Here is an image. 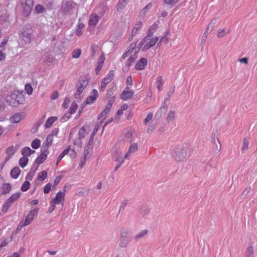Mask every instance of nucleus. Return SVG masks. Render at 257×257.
Masks as SVG:
<instances>
[{
	"label": "nucleus",
	"mask_w": 257,
	"mask_h": 257,
	"mask_svg": "<svg viewBox=\"0 0 257 257\" xmlns=\"http://www.w3.org/2000/svg\"><path fill=\"white\" fill-rule=\"evenodd\" d=\"M192 152V148L187 144L177 146L172 152V156L177 162L184 160L187 156H189Z\"/></svg>",
	"instance_id": "1"
},
{
	"label": "nucleus",
	"mask_w": 257,
	"mask_h": 257,
	"mask_svg": "<svg viewBox=\"0 0 257 257\" xmlns=\"http://www.w3.org/2000/svg\"><path fill=\"white\" fill-rule=\"evenodd\" d=\"M32 35V26L30 25H27L23 28L22 33L20 34V37L25 44H30L33 37Z\"/></svg>",
	"instance_id": "2"
},
{
	"label": "nucleus",
	"mask_w": 257,
	"mask_h": 257,
	"mask_svg": "<svg viewBox=\"0 0 257 257\" xmlns=\"http://www.w3.org/2000/svg\"><path fill=\"white\" fill-rule=\"evenodd\" d=\"M22 7L23 10V14L25 16H28L31 13L34 6L33 0H21Z\"/></svg>",
	"instance_id": "3"
},
{
	"label": "nucleus",
	"mask_w": 257,
	"mask_h": 257,
	"mask_svg": "<svg viewBox=\"0 0 257 257\" xmlns=\"http://www.w3.org/2000/svg\"><path fill=\"white\" fill-rule=\"evenodd\" d=\"M114 76V71L113 70H111L109 72L107 75L106 76L105 78H104L101 82V86L100 87V91H104L105 89V87L107 84H109L112 80Z\"/></svg>",
	"instance_id": "4"
},
{
	"label": "nucleus",
	"mask_w": 257,
	"mask_h": 257,
	"mask_svg": "<svg viewBox=\"0 0 257 257\" xmlns=\"http://www.w3.org/2000/svg\"><path fill=\"white\" fill-rule=\"evenodd\" d=\"M88 82L85 80H81L80 81V86L77 88V91L75 94V97L78 99L80 97V94L86 87Z\"/></svg>",
	"instance_id": "5"
},
{
	"label": "nucleus",
	"mask_w": 257,
	"mask_h": 257,
	"mask_svg": "<svg viewBox=\"0 0 257 257\" xmlns=\"http://www.w3.org/2000/svg\"><path fill=\"white\" fill-rule=\"evenodd\" d=\"M65 193L59 191L55 197L52 200V201L57 204H62L63 205L64 202Z\"/></svg>",
	"instance_id": "6"
},
{
	"label": "nucleus",
	"mask_w": 257,
	"mask_h": 257,
	"mask_svg": "<svg viewBox=\"0 0 257 257\" xmlns=\"http://www.w3.org/2000/svg\"><path fill=\"white\" fill-rule=\"evenodd\" d=\"M38 211V208L30 211L25 219V223L26 224H29L33 220L35 217L37 216Z\"/></svg>",
	"instance_id": "7"
},
{
	"label": "nucleus",
	"mask_w": 257,
	"mask_h": 257,
	"mask_svg": "<svg viewBox=\"0 0 257 257\" xmlns=\"http://www.w3.org/2000/svg\"><path fill=\"white\" fill-rule=\"evenodd\" d=\"M98 92L96 89H93L90 95L88 96L86 100V104H90L93 103L98 97Z\"/></svg>",
	"instance_id": "8"
},
{
	"label": "nucleus",
	"mask_w": 257,
	"mask_h": 257,
	"mask_svg": "<svg viewBox=\"0 0 257 257\" xmlns=\"http://www.w3.org/2000/svg\"><path fill=\"white\" fill-rule=\"evenodd\" d=\"M125 89L127 90H124L120 95V98L123 100H126L132 98L134 95L133 91L128 90L130 89L128 86L126 87Z\"/></svg>",
	"instance_id": "9"
},
{
	"label": "nucleus",
	"mask_w": 257,
	"mask_h": 257,
	"mask_svg": "<svg viewBox=\"0 0 257 257\" xmlns=\"http://www.w3.org/2000/svg\"><path fill=\"white\" fill-rule=\"evenodd\" d=\"M158 41V37H154L152 38L149 42H148L145 46L143 47L142 50L143 51H146L151 48L152 47L154 46L157 41Z\"/></svg>",
	"instance_id": "10"
},
{
	"label": "nucleus",
	"mask_w": 257,
	"mask_h": 257,
	"mask_svg": "<svg viewBox=\"0 0 257 257\" xmlns=\"http://www.w3.org/2000/svg\"><path fill=\"white\" fill-rule=\"evenodd\" d=\"M16 199V196L13 194L7 201L5 203L3 206L2 210L4 212H6L12 203L14 202Z\"/></svg>",
	"instance_id": "11"
},
{
	"label": "nucleus",
	"mask_w": 257,
	"mask_h": 257,
	"mask_svg": "<svg viewBox=\"0 0 257 257\" xmlns=\"http://www.w3.org/2000/svg\"><path fill=\"white\" fill-rule=\"evenodd\" d=\"M74 3L71 1H68L63 3L62 10L63 12H69L73 8Z\"/></svg>",
	"instance_id": "12"
},
{
	"label": "nucleus",
	"mask_w": 257,
	"mask_h": 257,
	"mask_svg": "<svg viewBox=\"0 0 257 257\" xmlns=\"http://www.w3.org/2000/svg\"><path fill=\"white\" fill-rule=\"evenodd\" d=\"M135 137V133L134 131L130 130L125 134L124 140L129 143H131L134 141Z\"/></svg>",
	"instance_id": "13"
},
{
	"label": "nucleus",
	"mask_w": 257,
	"mask_h": 257,
	"mask_svg": "<svg viewBox=\"0 0 257 257\" xmlns=\"http://www.w3.org/2000/svg\"><path fill=\"white\" fill-rule=\"evenodd\" d=\"M147 64V60L145 58H141L136 64L135 68L137 70H142Z\"/></svg>",
	"instance_id": "14"
},
{
	"label": "nucleus",
	"mask_w": 257,
	"mask_h": 257,
	"mask_svg": "<svg viewBox=\"0 0 257 257\" xmlns=\"http://www.w3.org/2000/svg\"><path fill=\"white\" fill-rule=\"evenodd\" d=\"M99 21V17L96 14H91L89 17V25L95 26Z\"/></svg>",
	"instance_id": "15"
},
{
	"label": "nucleus",
	"mask_w": 257,
	"mask_h": 257,
	"mask_svg": "<svg viewBox=\"0 0 257 257\" xmlns=\"http://www.w3.org/2000/svg\"><path fill=\"white\" fill-rule=\"evenodd\" d=\"M138 150V145L137 143H134L130 146L128 150L125 155L124 156V159H128V156L136 152Z\"/></svg>",
	"instance_id": "16"
},
{
	"label": "nucleus",
	"mask_w": 257,
	"mask_h": 257,
	"mask_svg": "<svg viewBox=\"0 0 257 257\" xmlns=\"http://www.w3.org/2000/svg\"><path fill=\"white\" fill-rule=\"evenodd\" d=\"M129 0H119L116 6V10L118 12L122 11L128 3Z\"/></svg>",
	"instance_id": "17"
},
{
	"label": "nucleus",
	"mask_w": 257,
	"mask_h": 257,
	"mask_svg": "<svg viewBox=\"0 0 257 257\" xmlns=\"http://www.w3.org/2000/svg\"><path fill=\"white\" fill-rule=\"evenodd\" d=\"M17 103L23 104L25 102V92L17 90Z\"/></svg>",
	"instance_id": "18"
},
{
	"label": "nucleus",
	"mask_w": 257,
	"mask_h": 257,
	"mask_svg": "<svg viewBox=\"0 0 257 257\" xmlns=\"http://www.w3.org/2000/svg\"><path fill=\"white\" fill-rule=\"evenodd\" d=\"M12 188V186L9 183H4L0 189V193L1 194H7L10 192Z\"/></svg>",
	"instance_id": "19"
},
{
	"label": "nucleus",
	"mask_w": 257,
	"mask_h": 257,
	"mask_svg": "<svg viewBox=\"0 0 257 257\" xmlns=\"http://www.w3.org/2000/svg\"><path fill=\"white\" fill-rule=\"evenodd\" d=\"M35 152L34 150H31L29 147H26L23 148L21 151L22 154L23 155V157H27L31 155L32 154H33Z\"/></svg>",
	"instance_id": "20"
},
{
	"label": "nucleus",
	"mask_w": 257,
	"mask_h": 257,
	"mask_svg": "<svg viewBox=\"0 0 257 257\" xmlns=\"http://www.w3.org/2000/svg\"><path fill=\"white\" fill-rule=\"evenodd\" d=\"M46 159L47 155L44 153H41L35 160V163L38 165H40L43 163Z\"/></svg>",
	"instance_id": "21"
},
{
	"label": "nucleus",
	"mask_w": 257,
	"mask_h": 257,
	"mask_svg": "<svg viewBox=\"0 0 257 257\" xmlns=\"http://www.w3.org/2000/svg\"><path fill=\"white\" fill-rule=\"evenodd\" d=\"M6 99L7 102L9 105H15L16 103V95L14 93L11 95L8 96Z\"/></svg>",
	"instance_id": "22"
},
{
	"label": "nucleus",
	"mask_w": 257,
	"mask_h": 257,
	"mask_svg": "<svg viewBox=\"0 0 257 257\" xmlns=\"http://www.w3.org/2000/svg\"><path fill=\"white\" fill-rule=\"evenodd\" d=\"M57 119L56 116H51L48 118L45 124V128H49Z\"/></svg>",
	"instance_id": "23"
},
{
	"label": "nucleus",
	"mask_w": 257,
	"mask_h": 257,
	"mask_svg": "<svg viewBox=\"0 0 257 257\" xmlns=\"http://www.w3.org/2000/svg\"><path fill=\"white\" fill-rule=\"evenodd\" d=\"M6 153L8 155V157L6 158L5 161H8L11 157L15 153V149L13 147H9L7 150Z\"/></svg>",
	"instance_id": "24"
},
{
	"label": "nucleus",
	"mask_w": 257,
	"mask_h": 257,
	"mask_svg": "<svg viewBox=\"0 0 257 257\" xmlns=\"http://www.w3.org/2000/svg\"><path fill=\"white\" fill-rule=\"evenodd\" d=\"M29 159L26 157H22L20 158L19 161L20 166L24 168L28 164Z\"/></svg>",
	"instance_id": "25"
},
{
	"label": "nucleus",
	"mask_w": 257,
	"mask_h": 257,
	"mask_svg": "<svg viewBox=\"0 0 257 257\" xmlns=\"http://www.w3.org/2000/svg\"><path fill=\"white\" fill-rule=\"evenodd\" d=\"M148 231L147 229H145L136 234L135 236V239L138 240L139 239L144 237L147 233Z\"/></svg>",
	"instance_id": "26"
},
{
	"label": "nucleus",
	"mask_w": 257,
	"mask_h": 257,
	"mask_svg": "<svg viewBox=\"0 0 257 257\" xmlns=\"http://www.w3.org/2000/svg\"><path fill=\"white\" fill-rule=\"evenodd\" d=\"M245 257H254L253 246H250L247 248L245 251Z\"/></svg>",
	"instance_id": "27"
},
{
	"label": "nucleus",
	"mask_w": 257,
	"mask_h": 257,
	"mask_svg": "<svg viewBox=\"0 0 257 257\" xmlns=\"http://www.w3.org/2000/svg\"><path fill=\"white\" fill-rule=\"evenodd\" d=\"M45 7L41 5H37L36 6L34 10V12L37 14H41L44 12Z\"/></svg>",
	"instance_id": "28"
},
{
	"label": "nucleus",
	"mask_w": 257,
	"mask_h": 257,
	"mask_svg": "<svg viewBox=\"0 0 257 257\" xmlns=\"http://www.w3.org/2000/svg\"><path fill=\"white\" fill-rule=\"evenodd\" d=\"M163 85V77L162 76H159L157 78L156 85L157 88L159 90H161V87Z\"/></svg>",
	"instance_id": "29"
},
{
	"label": "nucleus",
	"mask_w": 257,
	"mask_h": 257,
	"mask_svg": "<svg viewBox=\"0 0 257 257\" xmlns=\"http://www.w3.org/2000/svg\"><path fill=\"white\" fill-rule=\"evenodd\" d=\"M150 211V208L147 206H142L141 209V213L144 217L147 216L149 213Z\"/></svg>",
	"instance_id": "30"
},
{
	"label": "nucleus",
	"mask_w": 257,
	"mask_h": 257,
	"mask_svg": "<svg viewBox=\"0 0 257 257\" xmlns=\"http://www.w3.org/2000/svg\"><path fill=\"white\" fill-rule=\"evenodd\" d=\"M47 176V173L45 171H42L40 172L38 175L37 179L39 181L44 180Z\"/></svg>",
	"instance_id": "31"
},
{
	"label": "nucleus",
	"mask_w": 257,
	"mask_h": 257,
	"mask_svg": "<svg viewBox=\"0 0 257 257\" xmlns=\"http://www.w3.org/2000/svg\"><path fill=\"white\" fill-rule=\"evenodd\" d=\"M175 112L174 111H173V110L170 111L168 114L167 118H166L167 121L168 122H171V121H172L173 120H174V119L175 118Z\"/></svg>",
	"instance_id": "32"
},
{
	"label": "nucleus",
	"mask_w": 257,
	"mask_h": 257,
	"mask_svg": "<svg viewBox=\"0 0 257 257\" xmlns=\"http://www.w3.org/2000/svg\"><path fill=\"white\" fill-rule=\"evenodd\" d=\"M41 142L38 139H35L32 143L31 146L34 149L39 148L40 146Z\"/></svg>",
	"instance_id": "33"
},
{
	"label": "nucleus",
	"mask_w": 257,
	"mask_h": 257,
	"mask_svg": "<svg viewBox=\"0 0 257 257\" xmlns=\"http://www.w3.org/2000/svg\"><path fill=\"white\" fill-rule=\"evenodd\" d=\"M141 27L142 23L140 22L138 23L132 30V35L135 36L137 33L138 31L140 30Z\"/></svg>",
	"instance_id": "34"
},
{
	"label": "nucleus",
	"mask_w": 257,
	"mask_h": 257,
	"mask_svg": "<svg viewBox=\"0 0 257 257\" xmlns=\"http://www.w3.org/2000/svg\"><path fill=\"white\" fill-rule=\"evenodd\" d=\"M216 20H213L211 21V22L208 24V27L206 28V31L207 33L210 32L213 28L214 25L216 23Z\"/></svg>",
	"instance_id": "35"
},
{
	"label": "nucleus",
	"mask_w": 257,
	"mask_h": 257,
	"mask_svg": "<svg viewBox=\"0 0 257 257\" xmlns=\"http://www.w3.org/2000/svg\"><path fill=\"white\" fill-rule=\"evenodd\" d=\"M216 20H213L211 21V22L208 24V27L206 28V31L207 33L210 32L213 28L214 25L216 23Z\"/></svg>",
	"instance_id": "36"
},
{
	"label": "nucleus",
	"mask_w": 257,
	"mask_h": 257,
	"mask_svg": "<svg viewBox=\"0 0 257 257\" xmlns=\"http://www.w3.org/2000/svg\"><path fill=\"white\" fill-rule=\"evenodd\" d=\"M216 20H213L211 21V22L208 24V27L206 28V31L207 33L210 32L213 28L214 25L216 23Z\"/></svg>",
	"instance_id": "37"
},
{
	"label": "nucleus",
	"mask_w": 257,
	"mask_h": 257,
	"mask_svg": "<svg viewBox=\"0 0 257 257\" xmlns=\"http://www.w3.org/2000/svg\"><path fill=\"white\" fill-rule=\"evenodd\" d=\"M25 90L28 95H31L33 93V88L30 83H27L25 86Z\"/></svg>",
	"instance_id": "38"
},
{
	"label": "nucleus",
	"mask_w": 257,
	"mask_h": 257,
	"mask_svg": "<svg viewBox=\"0 0 257 257\" xmlns=\"http://www.w3.org/2000/svg\"><path fill=\"white\" fill-rule=\"evenodd\" d=\"M53 137H52V135H49L48 137H47L46 140V144L47 149L49 148L51 145H52L53 143Z\"/></svg>",
	"instance_id": "39"
},
{
	"label": "nucleus",
	"mask_w": 257,
	"mask_h": 257,
	"mask_svg": "<svg viewBox=\"0 0 257 257\" xmlns=\"http://www.w3.org/2000/svg\"><path fill=\"white\" fill-rule=\"evenodd\" d=\"M130 242V240L128 238L125 239H121L119 243V246L120 247L123 248L125 247L127 244Z\"/></svg>",
	"instance_id": "40"
},
{
	"label": "nucleus",
	"mask_w": 257,
	"mask_h": 257,
	"mask_svg": "<svg viewBox=\"0 0 257 257\" xmlns=\"http://www.w3.org/2000/svg\"><path fill=\"white\" fill-rule=\"evenodd\" d=\"M175 91V87H174L172 89L170 90L167 93V97L165 98L164 104H166L167 101H169L170 98L172 95L174 93Z\"/></svg>",
	"instance_id": "41"
},
{
	"label": "nucleus",
	"mask_w": 257,
	"mask_h": 257,
	"mask_svg": "<svg viewBox=\"0 0 257 257\" xmlns=\"http://www.w3.org/2000/svg\"><path fill=\"white\" fill-rule=\"evenodd\" d=\"M91 55L93 57H95L98 51V46L95 44H92L91 47Z\"/></svg>",
	"instance_id": "42"
},
{
	"label": "nucleus",
	"mask_w": 257,
	"mask_h": 257,
	"mask_svg": "<svg viewBox=\"0 0 257 257\" xmlns=\"http://www.w3.org/2000/svg\"><path fill=\"white\" fill-rule=\"evenodd\" d=\"M81 54V50L80 49L74 50L72 52V57L73 58H78Z\"/></svg>",
	"instance_id": "43"
},
{
	"label": "nucleus",
	"mask_w": 257,
	"mask_h": 257,
	"mask_svg": "<svg viewBox=\"0 0 257 257\" xmlns=\"http://www.w3.org/2000/svg\"><path fill=\"white\" fill-rule=\"evenodd\" d=\"M77 107L78 105L75 102L72 103L70 108L69 113L71 114H74L76 112Z\"/></svg>",
	"instance_id": "44"
},
{
	"label": "nucleus",
	"mask_w": 257,
	"mask_h": 257,
	"mask_svg": "<svg viewBox=\"0 0 257 257\" xmlns=\"http://www.w3.org/2000/svg\"><path fill=\"white\" fill-rule=\"evenodd\" d=\"M249 141L247 138H244L242 146V151H244L248 148Z\"/></svg>",
	"instance_id": "45"
},
{
	"label": "nucleus",
	"mask_w": 257,
	"mask_h": 257,
	"mask_svg": "<svg viewBox=\"0 0 257 257\" xmlns=\"http://www.w3.org/2000/svg\"><path fill=\"white\" fill-rule=\"evenodd\" d=\"M30 186V183L29 181H26L23 184L21 187V190L23 192L27 191Z\"/></svg>",
	"instance_id": "46"
},
{
	"label": "nucleus",
	"mask_w": 257,
	"mask_h": 257,
	"mask_svg": "<svg viewBox=\"0 0 257 257\" xmlns=\"http://www.w3.org/2000/svg\"><path fill=\"white\" fill-rule=\"evenodd\" d=\"M229 31L227 29L219 30L217 34V36L219 38H222L226 35Z\"/></svg>",
	"instance_id": "47"
},
{
	"label": "nucleus",
	"mask_w": 257,
	"mask_h": 257,
	"mask_svg": "<svg viewBox=\"0 0 257 257\" xmlns=\"http://www.w3.org/2000/svg\"><path fill=\"white\" fill-rule=\"evenodd\" d=\"M85 129L84 128V127H82L78 132V135H79V140H81L82 139L84 138L85 137Z\"/></svg>",
	"instance_id": "48"
},
{
	"label": "nucleus",
	"mask_w": 257,
	"mask_h": 257,
	"mask_svg": "<svg viewBox=\"0 0 257 257\" xmlns=\"http://www.w3.org/2000/svg\"><path fill=\"white\" fill-rule=\"evenodd\" d=\"M26 116V114L24 112L17 113V123L23 119H24Z\"/></svg>",
	"instance_id": "49"
},
{
	"label": "nucleus",
	"mask_w": 257,
	"mask_h": 257,
	"mask_svg": "<svg viewBox=\"0 0 257 257\" xmlns=\"http://www.w3.org/2000/svg\"><path fill=\"white\" fill-rule=\"evenodd\" d=\"M37 169V167L34 171H32L31 170L29 172V173L27 174V175L26 176V179H28V180H32L33 178V176L35 175V172H36Z\"/></svg>",
	"instance_id": "50"
},
{
	"label": "nucleus",
	"mask_w": 257,
	"mask_h": 257,
	"mask_svg": "<svg viewBox=\"0 0 257 257\" xmlns=\"http://www.w3.org/2000/svg\"><path fill=\"white\" fill-rule=\"evenodd\" d=\"M72 114H71L69 112L66 113L61 118V121L62 122H65L67 121L70 117Z\"/></svg>",
	"instance_id": "51"
},
{
	"label": "nucleus",
	"mask_w": 257,
	"mask_h": 257,
	"mask_svg": "<svg viewBox=\"0 0 257 257\" xmlns=\"http://www.w3.org/2000/svg\"><path fill=\"white\" fill-rule=\"evenodd\" d=\"M135 59H136V58L133 56H131V57H130L127 60V61L125 63V66L129 67L132 65V63H133L135 61Z\"/></svg>",
	"instance_id": "52"
},
{
	"label": "nucleus",
	"mask_w": 257,
	"mask_h": 257,
	"mask_svg": "<svg viewBox=\"0 0 257 257\" xmlns=\"http://www.w3.org/2000/svg\"><path fill=\"white\" fill-rule=\"evenodd\" d=\"M51 187H52L51 183H49L47 184L44 188V193L45 194L49 193L51 190Z\"/></svg>",
	"instance_id": "53"
},
{
	"label": "nucleus",
	"mask_w": 257,
	"mask_h": 257,
	"mask_svg": "<svg viewBox=\"0 0 257 257\" xmlns=\"http://www.w3.org/2000/svg\"><path fill=\"white\" fill-rule=\"evenodd\" d=\"M153 116V114L152 113H149L144 120V124L146 125L152 119Z\"/></svg>",
	"instance_id": "54"
},
{
	"label": "nucleus",
	"mask_w": 257,
	"mask_h": 257,
	"mask_svg": "<svg viewBox=\"0 0 257 257\" xmlns=\"http://www.w3.org/2000/svg\"><path fill=\"white\" fill-rule=\"evenodd\" d=\"M116 161L118 162V163L116 165L114 171H116L117 169L121 166V164L124 162V159L123 158H121L120 160L117 159Z\"/></svg>",
	"instance_id": "55"
},
{
	"label": "nucleus",
	"mask_w": 257,
	"mask_h": 257,
	"mask_svg": "<svg viewBox=\"0 0 257 257\" xmlns=\"http://www.w3.org/2000/svg\"><path fill=\"white\" fill-rule=\"evenodd\" d=\"M70 102V98L69 97H66L65 100L63 103V106L64 108H67L69 105V104Z\"/></svg>",
	"instance_id": "56"
},
{
	"label": "nucleus",
	"mask_w": 257,
	"mask_h": 257,
	"mask_svg": "<svg viewBox=\"0 0 257 257\" xmlns=\"http://www.w3.org/2000/svg\"><path fill=\"white\" fill-rule=\"evenodd\" d=\"M179 0H164V3L170 5H174L176 4Z\"/></svg>",
	"instance_id": "57"
},
{
	"label": "nucleus",
	"mask_w": 257,
	"mask_h": 257,
	"mask_svg": "<svg viewBox=\"0 0 257 257\" xmlns=\"http://www.w3.org/2000/svg\"><path fill=\"white\" fill-rule=\"evenodd\" d=\"M113 92L114 88L113 87L109 89L106 94V97L108 98V97H110L113 94Z\"/></svg>",
	"instance_id": "58"
},
{
	"label": "nucleus",
	"mask_w": 257,
	"mask_h": 257,
	"mask_svg": "<svg viewBox=\"0 0 257 257\" xmlns=\"http://www.w3.org/2000/svg\"><path fill=\"white\" fill-rule=\"evenodd\" d=\"M44 118H41L36 123V129L35 131H37L38 130V128L41 125V124L43 123L44 121Z\"/></svg>",
	"instance_id": "59"
},
{
	"label": "nucleus",
	"mask_w": 257,
	"mask_h": 257,
	"mask_svg": "<svg viewBox=\"0 0 257 257\" xmlns=\"http://www.w3.org/2000/svg\"><path fill=\"white\" fill-rule=\"evenodd\" d=\"M55 204H56V203H54V202H53V201H51V205L49 207L48 210L50 213L52 212L55 209Z\"/></svg>",
	"instance_id": "60"
},
{
	"label": "nucleus",
	"mask_w": 257,
	"mask_h": 257,
	"mask_svg": "<svg viewBox=\"0 0 257 257\" xmlns=\"http://www.w3.org/2000/svg\"><path fill=\"white\" fill-rule=\"evenodd\" d=\"M61 178H62V177L61 176H58L55 178V179L54 181V184H53L54 187L56 186L59 184Z\"/></svg>",
	"instance_id": "61"
},
{
	"label": "nucleus",
	"mask_w": 257,
	"mask_h": 257,
	"mask_svg": "<svg viewBox=\"0 0 257 257\" xmlns=\"http://www.w3.org/2000/svg\"><path fill=\"white\" fill-rule=\"evenodd\" d=\"M7 42H8V39L5 38L3 40V41L0 44V50H2L4 49V47L6 45V44H7Z\"/></svg>",
	"instance_id": "62"
},
{
	"label": "nucleus",
	"mask_w": 257,
	"mask_h": 257,
	"mask_svg": "<svg viewBox=\"0 0 257 257\" xmlns=\"http://www.w3.org/2000/svg\"><path fill=\"white\" fill-rule=\"evenodd\" d=\"M71 150L70 146L68 147L66 149L63 150V151L60 154L62 155L63 156H65L66 155L68 154L70 151Z\"/></svg>",
	"instance_id": "63"
},
{
	"label": "nucleus",
	"mask_w": 257,
	"mask_h": 257,
	"mask_svg": "<svg viewBox=\"0 0 257 257\" xmlns=\"http://www.w3.org/2000/svg\"><path fill=\"white\" fill-rule=\"evenodd\" d=\"M58 92L57 91H55L51 94V99L52 100H55L58 98Z\"/></svg>",
	"instance_id": "64"
}]
</instances>
